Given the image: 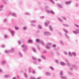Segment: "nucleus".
Masks as SVG:
<instances>
[{"label":"nucleus","instance_id":"obj_15","mask_svg":"<svg viewBox=\"0 0 79 79\" xmlns=\"http://www.w3.org/2000/svg\"><path fill=\"white\" fill-rule=\"evenodd\" d=\"M46 74L47 76H50V75H51V74L48 72L46 73Z\"/></svg>","mask_w":79,"mask_h":79},{"label":"nucleus","instance_id":"obj_61","mask_svg":"<svg viewBox=\"0 0 79 79\" xmlns=\"http://www.w3.org/2000/svg\"><path fill=\"white\" fill-rule=\"evenodd\" d=\"M26 15H29V13H26Z\"/></svg>","mask_w":79,"mask_h":79},{"label":"nucleus","instance_id":"obj_25","mask_svg":"<svg viewBox=\"0 0 79 79\" xmlns=\"http://www.w3.org/2000/svg\"><path fill=\"white\" fill-rule=\"evenodd\" d=\"M32 58L33 60H34V61H35L36 60V58L34 56H33Z\"/></svg>","mask_w":79,"mask_h":79},{"label":"nucleus","instance_id":"obj_64","mask_svg":"<svg viewBox=\"0 0 79 79\" xmlns=\"http://www.w3.org/2000/svg\"><path fill=\"white\" fill-rule=\"evenodd\" d=\"M73 69H72V68H70V69H71V70H73Z\"/></svg>","mask_w":79,"mask_h":79},{"label":"nucleus","instance_id":"obj_35","mask_svg":"<svg viewBox=\"0 0 79 79\" xmlns=\"http://www.w3.org/2000/svg\"><path fill=\"white\" fill-rule=\"evenodd\" d=\"M50 1L52 3H53V4H54L55 3H54V2L52 0H50Z\"/></svg>","mask_w":79,"mask_h":79},{"label":"nucleus","instance_id":"obj_14","mask_svg":"<svg viewBox=\"0 0 79 79\" xmlns=\"http://www.w3.org/2000/svg\"><path fill=\"white\" fill-rule=\"evenodd\" d=\"M57 6H58V7L60 8H63V6H62L60 4H57Z\"/></svg>","mask_w":79,"mask_h":79},{"label":"nucleus","instance_id":"obj_30","mask_svg":"<svg viewBox=\"0 0 79 79\" xmlns=\"http://www.w3.org/2000/svg\"><path fill=\"white\" fill-rule=\"evenodd\" d=\"M27 29V27H24L23 28V30H26Z\"/></svg>","mask_w":79,"mask_h":79},{"label":"nucleus","instance_id":"obj_6","mask_svg":"<svg viewBox=\"0 0 79 79\" xmlns=\"http://www.w3.org/2000/svg\"><path fill=\"white\" fill-rule=\"evenodd\" d=\"M63 72L62 71H61L60 72V75L61 76V78L63 79H67V78L64 77H62L63 76Z\"/></svg>","mask_w":79,"mask_h":79},{"label":"nucleus","instance_id":"obj_53","mask_svg":"<svg viewBox=\"0 0 79 79\" xmlns=\"http://www.w3.org/2000/svg\"><path fill=\"white\" fill-rule=\"evenodd\" d=\"M38 61H39L40 62L41 61V60L40 59H39L38 60Z\"/></svg>","mask_w":79,"mask_h":79},{"label":"nucleus","instance_id":"obj_58","mask_svg":"<svg viewBox=\"0 0 79 79\" xmlns=\"http://www.w3.org/2000/svg\"><path fill=\"white\" fill-rule=\"evenodd\" d=\"M7 21V19H6L4 20V21Z\"/></svg>","mask_w":79,"mask_h":79},{"label":"nucleus","instance_id":"obj_36","mask_svg":"<svg viewBox=\"0 0 79 79\" xmlns=\"http://www.w3.org/2000/svg\"><path fill=\"white\" fill-rule=\"evenodd\" d=\"M2 64H5V61H3L2 62Z\"/></svg>","mask_w":79,"mask_h":79},{"label":"nucleus","instance_id":"obj_40","mask_svg":"<svg viewBox=\"0 0 79 79\" xmlns=\"http://www.w3.org/2000/svg\"><path fill=\"white\" fill-rule=\"evenodd\" d=\"M58 19H59V21H61V22H62V20H61V19H60V18H58Z\"/></svg>","mask_w":79,"mask_h":79},{"label":"nucleus","instance_id":"obj_12","mask_svg":"<svg viewBox=\"0 0 79 79\" xmlns=\"http://www.w3.org/2000/svg\"><path fill=\"white\" fill-rule=\"evenodd\" d=\"M28 44H29L30 43H31V44H32L33 43V41L32 40H30L28 41Z\"/></svg>","mask_w":79,"mask_h":79},{"label":"nucleus","instance_id":"obj_11","mask_svg":"<svg viewBox=\"0 0 79 79\" xmlns=\"http://www.w3.org/2000/svg\"><path fill=\"white\" fill-rule=\"evenodd\" d=\"M65 61H66V63H67V65H68V66L70 65V64H69V61H68V60H66Z\"/></svg>","mask_w":79,"mask_h":79},{"label":"nucleus","instance_id":"obj_22","mask_svg":"<svg viewBox=\"0 0 79 79\" xmlns=\"http://www.w3.org/2000/svg\"><path fill=\"white\" fill-rule=\"evenodd\" d=\"M12 16H16V15L15 14V13H13L12 14Z\"/></svg>","mask_w":79,"mask_h":79},{"label":"nucleus","instance_id":"obj_55","mask_svg":"<svg viewBox=\"0 0 79 79\" xmlns=\"http://www.w3.org/2000/svg\"><path fill=\"white\" fill-rule=\"evenodd\" d=\"M2 47H3V48H4V47H5V46L4 45H2Z\"/></svg>","mask_w":79,"mask_h":79},{"label":"nucleus","instance_id":"obj_59","mask_svg":"<svg viewBox=\"0 0 79 79\" xmlns=\"http://www.w3.org/2000/svg\"><path fill=\"white\" fill-rule=\"evenodd\" d=\"M59 34H60V35H62L61 33H60Z\"/></svg>","mask_w":79,"mask_h":79},{"label":"nucleus","instance_id":"obj_8","mask_svg":"<svg viewBox=\"0 0 79 79\" xmlns=\"http://www.w3.org/2000/svg\"><path fill=\"white\" fill-rule=\"evenodd\" d=\"M45 35H50V33L48 32H45L44 33Z\"/></svg>","mask_w":79,"mask_h":79},{"label":"nucleus","instance_id":"obj_32","mask_svg":"<svg viewBox=\"0 0 79 79\" xmlns=\"http://www.w3.org/2000/svg\"><path fill=\"white\" fill-rule=\"evenodd\" d=\"M62 19H64V20H66V18L64 17H62Z\"/></svg>","mask_w":79,"mask_h":79},{"label":"nucleus","instance_id":"obj_4","mask_svg":"<svg viewBox=\"0 0 79 79\" xmlns=\"http://www.w3.org/2000/svg\"><path fill=\"white\" fill-rule=\"evenodd\" d=\"M22 48H23V50L25 52L27 50V46H26L25 44H24L22 46Z\"/></svg>","mask_w":79,"mask_h":79},{"label":"nucleus","instance_id":"obj_29","mask_svg":"<svg viewBox=\"0 0 79 79\" xmlns=\"http://www.w3.org/2000/svg\"><path fill=\"white\" fill-rule=\"evenodd\" d=\"M33 50L34 52H36V50H35V48H33Z\"/></svg>","mask_w":79,"mask_h":79},{"label":"nucleus","instance_id":"obj_49","mask_svg":"<svg viewBox=\"0 0 79 79\" xmlns=\"http://www.w3.org/2000/svg\"><path fill=\"white\" fill-rule=\"evenodd\" d=\"M32 73H33V74H35V71H32Z\"/></svg>","mask_w":79,"mask_h":79},{"label":"nucleus","instance_id":"obj_56","mask_svg":"<svg viewBox=\"0 0 79 79\" xmlns=\"http://www.w3.org/2000/svg\"><path fill=\"white\" fill-rule=\"evenodd\" d=\"M0 72L1 73H2V69H0Z\"/></svg>","mask_w":79,"mask_h":79},{"label":"nucleus","instance_id":"obj_57","mask_svg":"<svg viewBox=\"0 0 79 79\" xmlns=\"http://www.w3.org/2000/svg\"><path fill=\"white\" fill-rule=\"evenodd\" d=\"M78 5L79 4H76V7H77V5Z\"/></svg>","mask_w":79,"mask_h":79},{"label":"nucleus","instance_id":"obj_39","mask_svg":"<svg viewBox=\"0 0 79 79\" xmlns=\"http://www.w3.org/2000/svg\"><path fill=\"white\" fill-rule=\"evenodd\" d=\"M24 75L25 77H27V74L26 73H24Z\"/></svg>","mask_w":79,"mask_h":79},{"label":"nucleus","instance_id":"obj_27","mask_svg":"<svg viewBox=\"0 0 79 79\" xmlns=\"http://www.w3.org/2000/svg\"><path fill=\"white\" fill-rule=\"evenodd\" d=\"M63 26H66V27H68V25L67 24H64Z\"/></svg>","mask_w":79,"mask_h":79},{"label":"nucleus","instance_id":"obj_19","mask_svg":"<svg viewBox=\"0 0 79 79\" xmlns=\"http://www.w3.org/2000/svg\"><path fill=\"white\" fill-rule=\"evenodd\" d=\"M65 37L67 38V39H69V38L68 36V35H67V34L66 33H65Z\"/></svg>","mask_w":79,"mask_h":79},{"label":"nucleus","instance_id":"obj_20","mask_svg":"<svg viewBox=\"0 0 79 79\" xmlns=\"http://www.w3.org/2000/svg\"><path fill=\"white\" fill-rule=\"evenodd\" d=\"M73 68H74L75 69H77L76 66L75 65H73Z\"/></svg>","mask_w":79,"mask_h":79},{"label":"nucleus","instance_id":"obj_10","mask_svg":"<svg viewBox=\"0 0 79 79\" xmlns=\"http://www.w3.org/2000/svg\"><path fill=\"white\" fill-rule=\"evenodd\" d=\"M73 33L74 34H77V33H79V29H77L76 31H73Z\"/></svg>","mask_w":79,"mask_h":79},{"label":"nucleus","instance_id":"obj_43","mask_svg":"<svg viewBox=\"0 0 79 79\" xmlns=\"http://www.w3.org/2000/svg\"><path fill=\"white\" fill-rule=\"evenodd\" d=\"M53 47H54V48H55V47H56V45L53 44Z\"/></svg>","mask_w":79,"mask_h":79},{"label":"nucleus","instance_id":"obj_63","mask_svg":"<svg viewBox=\"0 0 79 79\" xmlns=\"http://www.w3.org/2000/svg\"><path fill=\"white\" fill-rule=\"evenodd\" d=\"M13 79H16V77H14V78H13Z\"/></svg>","mask_w":79,"mask_h":79},{"label":"nucleus","instance_id":"obj_21","mask_svg":"<svg viewBox=\"0 0 79 79\" xmlns=\"http://www.w3.org/2000/svg\"><path fill=\"white\" fill-rule=\"evenodd\" d=\"M19 56H23V55L21 53V52H19Z\"/></svg>","mask_w":79,"mask_h":79},{"label":"nucleus","instance_id":"obj_2","mask_svg":"<svg viewBox=\"0 0 79 79\" xmlns=\"http://www.w3.org/2000/svg\"><path fill=\"white\" fill-rule=\"evenodd\" d=\"M52 45L51 43H48L46 44V47L47 49H49L50 48V46Z\"/></svg>","mask_w":79,"mask_h":79},{"label":"nucleus","instance_id":"obj_17","mask_svg":"<svg viewBox=\"0 0 79 79\" xmlns=\"http://www.w3.org/2000/svg\"><path fill=\"white\" fill-rule=\"evenodd\" d=\"M60 64H61V65H62L63 66H64L65 64H64V63L62 62H60Z\"/></svg>","mask_w":79,"mask_h":79},{"label":"nucleus","instance_id":"obj_38","mask_svg":"<svg viewBox=\"0 0 79 79\" xmlns=\"http://www.w3.org/2000/svg\"><path fill=\"white\" fill-rule=\"evenodd\" d=\"M46 52H47V51H45V50H44V51H43V53H45Z\"/></svg>","mask_w":79,"mask_h":79},{"label":"nucleus","instance_id":"obj_52","mask_svg":"<svg viewBox=\"0 0 79 79\" xmlns=\"http://www.w3.org/2000/svg\"><path fill=\"white\" fill-rule=\"evenodd\" d=\"M38 68L39 69H42V67H39Z\"/></svg>","mask_w":79,"mask_h":79},{"label":"nucleus","instance_id":"obj_62","mask_svg":"<svg viewBox=\"0 0 79 79\" xmlns=\"http://www.w3.org/2000/svg\"><path fill=\"white\" fill-rule=\"evenodd\" d=\"M37 79H41V78L39 77V78H38Z\"/></svg>","mask_w":79,"mask_h":79},{"label":"nucleus","instance_id":"obj_28","mask_svg":"<svg viewBox=\"0 0 79 79\" xmlns=\"http://www.w3.org/2000/svg\"><path fill=\"white\" fill-rule=\"evenodd\" d=\"M31 23H36V21L35 20H33L32 21H31Z\"/></svg>","mask_w":79,"mask_h":79},{"label":"nucleus","instance_id":"obj_13","mask_svg":"<svg viewBox=\"0 0 79 79\" xmlns=\"http://www.w3.org/2000/svg\"><path fill=\"white\" fill-rule=\"evenodd\" d=\"M71 3V1H68V2H66V5H69V4H70Z\"/></svg>","mask_w":79,"mask_h":79},{"label":"nucleus","instance_id":"obj_50","mask_svg":"<svg viewBox=\"0 0 79 79\" xmlns=\"http://www.w3.org/2000/svg\"><path fill=\"white\" fill-rule=\"evenodd\" d=\"M64 53L65 54V55H67V52H64Z\"/></svg>","mask_w":79,"mask_h":79},{"label":"nucleus","instance_id":"obj_1","mask_svg":"<svg viewBox=\"0 0 79 79\" xmlns=\"http://www.w3.org/2000/svg\"><path fill=\"white\" fill-rule=\"evenodd\" d=\"M36 42L38 43H41V44H42V45H45V44H44V43L43 41L40 40L39 39H37L36 40Z\"/></svg>","mask_w":79,"mask_h":79},{"label":"nucleus","instance_id":"obj_16","mask_svg":"<svg viewBox=\"0 0 79 79\" xmlns=\"http://www.w3.org/2000/svg\"><path fill=\"white\" fill-rule=\"evenodd\" d=\"M49 23H50V22H48V23H44V24H45V26H46V27L47 26H48V24Z\"/></svg>","mask_w":79,"mask_h":79},{"label":"nucleus","instance_id":"obj_3","mask_svg":"<svg viewBox=\"0 0 79 79\" xmlns=\"http://www.w3.org/2000/svg\"><path fill=\"white\" fill-rule=\"evenodd\" d=\"M15 49L14 48H12L11 49V51L10 50H6L5 52L6 53H10V52H14Z\"/></svg>","mask_w":79,"mask_h":79},{"label":"nucleus","instance_id":"obj_42","mask_svg":"<svg viewBox=\"0 0 79 79\" xmlns=\"http://www.w3.org/2000/svg\"><path fill=\"white\" fill-rule=\"evenodd\" d=\"M28 70L29 71V73H30L31 72V68H29Z\"/></svg>","mask_w":79,"mask_h":79},{"label":"nucleus","instance_id":"obj_41","mask_svg":"<svg viewBox=\"0 0 79 79\" xmlns=\"http://www.w3.org/2000/svg\"><path fill=\"white\" fill-rule=\"evenodd\" d=\"M75 26H76L77 27L79 28V25H77L75 24Z\"/></svg>","mask_w":79,"mask_h":79},{"label":"nucleus","instance_id":"obj_37","mask_svg":"<svg viewBox=\"0 0 79 79\" xmlns=\"http://www.w3.org/2000/svg\"><path fill=\"white\" fill-rule=\"evenodd\" d=\"M50 68L52 70V71H53V70H54V69H53V68L52 67V66L50 67Z\"/></svg>","mask_w":79,"mask_h":79},{"label":"nucleus","instance_id":"obj_9","mask_svg":"<svg viewBox=\"0 0 79 79\" xmlns=\"http://www.w3.org/2000/svg\"><path fill=\"white\" fill-rule=\"evenodd\" d=\"M46 12L48 13H52V14H54V12L52 11H50L48 10H46Z\"/></svg>","mask_w":79,"mask_h":79},{"label":"nucleus","instance_id":"obj_48","mask_svg":"<svg viewBox=\"0 0 79 79\" xmlns=\"http://www.w3.org/2000/svg\"><path fill=\"white\" fill-rule=\"evenodd\" d=\"M60 43L62 45H63V42L62 41H60Z\"/></svg>","mask_w":79,"mask_h":79},{"label":"nucleus","instance_id":"obj_26","mask_svg":"<svg viewBox=\"0 0 79 79\" xmlns=\"http://www.w3.org/2000/svg\"><path fill=\"white\" fill-rule=\"evenodd\" d=\"M63 31L64 32H66L67 33H68V31H67V30H66V29H63Z\"/></svg>","mask_w":79,"mask_h":79},{"label":"nucleus","instance_id":"obj_18","mask_svg":"<svg viewBox=\"0 0 79 79\" xmlns=\"http://www.w3.org/2000/svg\"><path fill=\"white\" fill-rule=\"evenodd\" d=\"M3 7V6L2 5L0 6V11H2V8Z\"/></svg>","mask_w":79,"mask_h":79},{"label":"nucleus","instance_id":"obj_5","mask_svg":"<svg viewBox=\"0 0 79 79\" xmlns=\"http://www.w3.org/2000/svg\"><path fill=\"white\" fill-rule=\"evenodd\" d=\"M73 55V56H76V54L75 52H73L72 53H71L70 52H69V56H72V55Z\"/></svg>","mask_w":79,"mask_h":79},{"label":"nucleus","instance_id":"obj_47","mask_svg":"<svg viewBox=\"0 0 79 79\" xmlns=\"http://www.w3.org/2000/svg\"><path fill=\"white\" fill-rule=\"evenodd\" d=\"M41 19H43V18H44V16H42L40 17Z\"/></svg>","mask_w":79,"mask_h":79},{"label":"nucleus","instance_id":"obj_51","mask_svg":"<svg viewBox=\"0 0 79 79\" xmlns=\"http://www.w3.org/2000/svg\"><path fill=\"white\" fill-rule=\"evenodd\" d=\"M30 79H35V78H34V77H31L30 78Z\"/></svg>","mask_w":79,"mask_h":79},{"label":"nucleus","instance_id":"obj_45","mask_svg":"<svg viewBox=\"0 0 79 79\" xmlns=\"http://www.w3.org/2000/svg\"><path fill=\"white\" fill-rule=\"evenodd\" d=\"M18 43H19V44H21V41H18Z\"/></svg>","mask_w":79,"mask_h":79},{"label":"nucleus","instance_id":"obj_7","mask_svg":"<svg viewBox=\"0 0 79 79\" xmlns=\"http://www.w3.org/2000/svg\"><path fill=\"white\" fill-rule=\"evenodd\" d=\"M9 30L10 31V33L12 34V35L13 36H14V35H15V31H14L11 30L10 29H9Z\"/></svg>","mask_w":79,"mask_h":79},{"label":"nucleus","instance_id":"obj_34","mask_svg":"<svg viewBox=\"0 0 79 79\" xmlns=\"http://www.w3.org/2000/svg\"><path fill=\"white\" fill-rule=\"evenodd\" d=\"M42 57H43V59H44V60L46 58L45 56H42Z\"/></svg>","mask_w":79,"mask_h":79},{"label":"nucleus","instance_id":"obj_44","mask_svg":"<svg viewBox=\"0 0 79 79\" xmlns=\"http://www.w3.org/2000/svg\"><path fill=\"white\" fill-rule=\"evenodd\" d=\"M56 63H58H58H59V61H58V60H56Z\"/></svg>","mask_w":79,"mask_h":79},{"label":"nucleus","instance_id":"obj_24","mask_svg":"<svg viewBox=\"0 0 79 79\" xmlns=\"http://www.w3.org/2000/svg\"><path fill=\"white\" fill-rule=\"evenodd\" d=\"M10 77V76L9 75H5V77Z\"/></svg>","mask_w":79,"mask_h":79},{"label":"nucleus","instance_id":"obj_60","mask_svg":"<svg viewBox=\"0 0 79 79\" xmlns=\"http://www.w3.org/2000/svg\"><path fill=\"white\" fill-rule=\"evenodd\" d=\"M38 48L39 49V50H40V48L39 47H38Z\"/></svg>","mask_w":79,"mask_h":79},{"label":"nucleus","instance_id":"obj_23","mask_svg":"<svg viewBox=\"0 0 79 79\" xmlns=\"http://www.w3.org/2000/svg\"><path fill=\"white\" fill-rule=\"evenodd\" d=\"M49 28L51 31H52V27L51 26H49Z\"/></svg>","mask_w":79,"mask_h":79},{"label":"nucleus","instance_id":"obj_46","mask_svg":"<svg viewBox=\"0 0 79 79\" xmlns=\"http://www.w3.org/2000/svg\"><path fill=\"white\" fill-rule=\"evenodd\" d=\"M32 26H33V27H35V25L34 24H32L31 25Z\"/></svg>","mask_w":79,"mask_h":79},{"label":"nucleus","instance_id":"obj_31","mask_svg":"<svg viewBox=\"0 0 79 79\" xmlns=\"http://www.w3.org/2000/svg\"><path fill=\"white\" fill-rule=\"evenodd\" d=\"M39 28H40V29H42V27L40 25H39L38 26Z\"/></svg>","mask_w":79,"mask_h":79},{"label":"nucleus","instance_id":"obj_33","mask_svg":"<svg viewBox=\"0 0 79 79\" xmlns=\"http://www.w3.org/2000/svg\"><path fill=\"white\" fill-rule=\"evenodd\" d=\"M15 30H18V29H19V28H18L17 27H15Z\"/></svg>","mask_w":79,"mask_h":79},{"label":"nucleus","instance_id":"obj_54","mask_svg":"<svg viewBox=\"0 0 79 79\" xmlns=\"http://www.w3.org/2000/svg\"><path fill=\"white\" fill-rule=\"evenodd\" d=\"M5 38H7V35H5Z\"/></svg>","mask_w":79,"mask_h":79}]
</instances>
